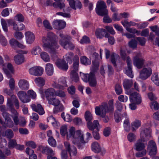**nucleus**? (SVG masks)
Here are the masks:
<instances>
[{
	"instance_id": "obj_1",
	"label": "nucleus",
	"mask_w": 159,
	"mask_h": 159,
	"mask_svg": "<svg viewBox=\"0 0 159 159\" xmlns=\"http://www.w3.org/2000/svg\"><path fill=\"white\" fill-rule=\"evenodd\" d=\"M42 40L44 50L48 52L53 58H57L58 53L56 49L58 48L59 46L56 41L54 34L52 33H49L48 34L47 38L43 37Z\"/></svg>"
},
{
	"instance_id": "obj_2",
	"label": "nucleus",
	"mask_w": 159,
	"mask_h": 159,
	"mask_svg": "<svg viewBox=\"0 0 159 159\" xmlns=\"http://www.w3.org/2000/svg\"><path fill=\"white\" fill-rule=\"evenodd\" d=\"M93 66L91 68V72L89 74L82 73L80 72V75L83 80L86 82H89L90 86L92 87L96 86L97 82L95 79L94 73L96 72L98 69L99 64L96 61H92Z\"/></svg>"
},
{
	"instance_id": "obj_3",
	"label": "nucleus",
	"mask_w": 159,
	"mask_h": 159,
	"mask_svg": "<svg viewBox=\"0 0 159 159\" xmlns=\"http://www.w3.org/2000/svg\"><path fill=\"white\" fill-rule=\"evenodd\" d=\"M114 107L111 101L108 103H103L99 106L95 108V112L97 115L100 116L101 117H105L107 113H112L114 110Z\"/></svg>"
},
{
	"instance_id": "obj_4",
	"label": "nucleus",
	"mask_w": 159,
	"mask_h": 159,
	"mask_svg": "<svg viewBox=\"0 0 159 159\" xmlns=\"http://www.w3.org/2000/svg\"><path fill=\"white\" fill-rule=\"evenodd\" d=\"M128 94L130 95V101L131 102L129 105V108L132 110H134L136 108V104H140L142 102V100L139 94L136 92H133L130 90L128 91Z\"/></svg>"
},
{
	"instance_id": "obj_5",
	"label": "nucleus",
	"mask_w": 159,
	"mask_h": 159,
	"mask_svg": "<svg viewBox=\"0 0 159 159\" xmlns=\"http://www.w3.org/2000/svg\"><path fill=\"white\" fill-rule=\"evenodd\" d=\"M59 36L61 39L59 40V43L64 48L72 50L74 49L75 45L71 42V37L69 35H64L60 33Z\"/></svg>"
},
{
	"instance_id": "obj_6",
	"label": "nucleus",
	"mask_w": 159,
	"mask_h": 159,
	"mask_svg": "<svg viewBox=\"0 0 159 159\" xmlns=\"http://www.w3.org/2000/svg\"><path fill=\"white\" fill-rule=\"evenodd\" d=\"M72 142L74 144L77 145L79 149H82L83 146L81 144H84L87 143V140H84L83 132L81 130H78L76 131L75 136Z\"/></svg>"
},
{
	"instance_id": "obj_7",
	"label": "nucleus",
	"mask_w": 159,
	"mask_h": 159,
	"mask_svg": "<svg viewBox=\"0 0 159 159\" xmlns=\"http://www.w3.org/2000/svg\"><path fill=\"white\" fill-rule=\"evenodd\" d=\"M65 81L63 80L61 82L59 80V83H57L54 82L52 84L53 87L57 89H58L57 90L55 91L54 95L59 97L61 98H65L66 96V92L64 91V87L65 85Z\"/></svg>"
},
{
	"instance_id": "obj_8",
	"label": "nucleus",
	"mask_w": 159,
	"mask_h": 159,
	"mask_svg": "<svg viewBox=\"0 0 159 159\" xmlns=\"http://www.w3.org/2000/svg\"><path fill=\"white\" fill-rule=\"evenodd\" d=\"M135 149L139 152L136 154V156L140 157H143L146 155L147 152L145 149V146L142 141L139 140L137 141L134 144Z\"/></svg>"
},
{
	"instance_id": "obj_9",
	"label": "nucleus",
	"mask_w": 159,
	"mask_h": 159,
	"mask_svg": "<svg viewBox=\"0 0 159 159\" xmlns=\"http://www.w3.org/2000/svg\"><path fill=\"white\" fill-rule=\"evenodd\" d=\"M105 2L103 1H98L97 3L96 13L99 15L103 16L108 14V11Z\"/></svg>"
},
{
	"instance_id": "obj_10",
	"label": "nucleus",
	"mask_w": 159,
	"mask_h": 159,
	"mask_svg": "<svg viewBox=\"0 0 159 159\" xmlns=\"http://www.w3.org/2000/svg\"><path fill=\"white\" fill-rule=\"evenodd\" d=\"M147 150L149 154L151 156H153L157 153V147L155 142L152 140H150L147 145Z\"/></svg>"
},
{
	"instance_id": "obj_11",
	"label": "nucleus",
	"mask_w": 159,
	"mask_h": 159,
	"mask_svg": "<svg viewBox=\"0 0 159 159\" xmlns=\"http://www.w3.org/2000/svg\"><path fill=\"white\" fill-rule=\"evenodd\" d=\"M30 73L34 75L40 76L43 72V69L41 67L36 66L31 68L29 69Z\"/></svg>"
},
{
	"instance_id": "obj_12",
	"label": "nucleus",
	"mask_w": 159,
	"mask_h": 159,
	"mask_svg": "<svg viewBox=\"0 0 159 159\" xmlns=\"http://www.w3.org/2000/svg\"><path fill=\"white\" fill-rule=\"evenodd\" d=\"M66 149L69 152L70 156L76 155L77 153V150L75 147L74 146H70V143L67 142L64 143Z\"/></svg>"
},
{
	"instance_id": "obj_13",
	"label": "nucleus",
	"mask_w": 159,
	"mask_h": 159,
	"mask_svg": "<svg viewBox=\"0 0 159 159\" xmlns=\"http://www.w3.org/2000/svg\"><path fill=\"white\" fill-rule=\"evenodd\" d=\"M152 73L151 68H143L140 72L139 77L143 80H145L149 77Z\"/></svg>"
},
{
	"instance_id": "obj_14",
	"label": "nucleus",
	"mask_w": 159,
	"mask_h": 159,
	"mask_svg": "<svg viewBox=\"0 0 159 159\" xmlns=\"http://www.w3.org/2000/svg\"><path fill=\"white\" fill-rule=\"evenodd\" d=\"M151 130L150 129H145L141 133V136L143 142H145L150 139Z\"/></svg>"
},
{
	"instance_id": "obj_15",
	"label": "nucleus",
	"mask_w": 159,
	"mask_h": 159,
	"mask_svg": "<svg viewBox=\"0 0 159 159\" xmlns=\"http://www.w3.org/2000/svg\"><path fill=\"white\" fill-rule=\"evenodd\" d=\"M52 25L54 28L60 30L64 28L66 25V23L63 20H55L53 21Z\"/></svg>"
},
{
	"instance_id": "obj_16",
	"label": "nucleus",
	"mask_w": 159,
	"mask_h": 159,
	"mask_svg": "<svg viewBox=\"0 0 159 159\" xmlns=\"http://www.w3.org/2000/svg\"><path fill=\"white\" fill-rule=\"evenodd\" d=\"M14 112L12 113L13 114L11 116L13 118L15 125H19L21 126H24L26 124V121L25 120L22 121V122L20 121L18 119V114L16 110H14Z\"/></svg>"
},
{
	"instance_id": "obj_17",
	"label": "nucleus",
	"mask_w": 159,
	"mask_h": 159,
	"mask_svg": "<svg viewBox=\"0 0 159 159\" xmlns=\"http://www.w3.org/2000/svg\"><path fill=\"white\" fill-rule=\"evenodd\" d=\"M17 96L20 100L23 102L27 103L30 101V99L27 97V93L25 91H19L17 93Z\"/></svg>"
},
{
	"instance_id": "obj_18",
	"label": "nucleus",
	"mask_w": 159,
	"mask_h": 159,
	"mask_svg": "<svg viewBox=\"0 0 159 159\" xmlns=\"http://www.w3.org/2000/svg\"><path fill=\"white\" fill-rule=\"evenodd\" d=\"M31 107L34 111L37 112L40 115H43L45 113L43 108L41 105L39 104H32L31 105Z\"/></svg>"
},
{
	"instance_id": "obj_19",
	"label": "nucleus",
	"mask_w": 159,
	"mask_h": 159,
	"mask_svg": "<svg viewBox=\"0 0 159 159\" xmlns=\"http://www.w3.org/2000/svg\"><path fill=\"white\" fill-rule=\"evenodd\" d=\"M26 41L27 43L31 44L32 43L35 39L34 34L30 31H27L25 33Z\"/></svg>"
},
{
	"instance_id": "obj_20",
	"label": "nucleus",
	"mask_w": 159,
	"mask_h": 159,
	"mask_svg": "<svg viewBox=\"0 0 159 159\" xmlns=\"http://www.w3.org/2000/svg\"><path fill=\"white\" fill-rule=\"evenodd\" d=\"M38 149L40 150L43 153H45L48 155H54V153L52 149L48 147L39 146Z\"/></svg>"
},
{
	"instance_id": "obj_21",
	"label": "nucleus",
	"mask_w": 159,
	"mask_h": 159,
	"mask_svg": "<svg viewBox=\"0 0 159 159\" xmlns=\"http://www.w3.org/2000/svg\"><path fill=\"white\" fill-rule=\"evenodd\" d=\"M3 69L7 77L8 78H10L9 82V86L10 88L12 90H14L15 87V81L14 79L12 78H11V75L7 69H4L3 68Z\"/></svg>"
},
{
	"instance_id": "obj_22",
	"label": "nucleus",
	"mask_w": 159,
	"mask_h": 159,
	"mask_svg": "<svg viewBox=\"0 0 159 159\" xmlns=\"http://www.w3.org/2000/svg\"><path fill=\"white\" fill-rule=\"evenodd\" d=\"M84 116L85 120L87 121V126L88 128L89 129H93L91 125V121L93 119V116L91 113L89 111H86L85 113Z\"/></svg>"
},
{
	"instance_id": "obj_23",
	"label": "nucleus",
	"mask_w": 159,
	"mask_h": 159,
	"mask_svg": "<svg viewBox=\"0 0 159 159\" xmlns=\"http://www.w3.org/2000/svg\"><path fill=\"white\" fill-rule=\"evenodd\" d=\"M144 61L143 59L139 58L137 56L134 57L133 60L134 65L139 69H140L143 67L144 65Z\"/></svg>"
},
{
	"instance_id": "obj_24",
	"label": "nucleus",
	"mask_w": 159,
	"mask_h": 159,
	"mask_svg": "<svg viewBox=\"0 0 159 159\" xmlns=\"http://www.w3.org/2000/svg\"><path fill=\"white\" fill-rule=\"evenodd\" d=\"M18 84L20 88L22 90H27L29 88V84L28 82L24 79L20 80Z\"/></svg>"
},
{
	"instance_id": "obj_25",
	"label": "nucleus",
	"mask_w": 159,
	"mask_h": 159,
	"mask_svg": "<svg viewBox=\"0 0 159 159\" xmlns=\"http://www.w3.org/2000/svg\"><path fill=\"white\" fill-rule=\"evenodd\" d=\"M56 64L57 67L63 70H66L68 68V65L64 61L57 60L56 62Z\"/></svg>"
},
{
	"instance_id": "obj_26",
	"label": "nucleus",
	"mask_w": 159,
	"mask_h": 159,
	"mask_svg": "<svg viewBox=\"0 0 159 159\" xmlns=\"http://www.w3.org/2000/svg\"><path fill=\"white\" fill-rule=\"evenodd\" d=\"M79 59L78 56L75 55L74 59V63L71 68V71L78 72Z\"/></svg>"
},
{
	"instance_id": "obj_27",
	"label": "nucleus",
	"mask_w": 159,
	"mask_h": 159,
	"mask_svg": "<svg viewBox=\"0 0 159 159\" xmlns=\"http://www.w3.org/2000/svg\"><path fill=\"white\" fill-rule=\"evenodd\" d=\"M55 90L52 88H50L46 89L44 92L45 96L48 100L51 98L54 95Z\"/></svg>"
},
{
	"instance_id": "obj_28",
	"label": "nucleus",
	"mask_w": 159,
	"mask_h": 159,
	"mask_svg": "<svg viewBox=\"0 0 159 159\" xmlns=\"http://www.w3.org/2000/svg\"><path fill=\"white\" fill-rule=\"evenodd\" d=\"M107 33L106 30L103 29H97L96 31L95 34L97 38L102 39L103 37H105V35Z\"/></svg>"
},
{
	"instance_id": "obj_29",
	"label": "nucleus",
	"mask_w": 159,
	"mask_h": 159,
	"mask_svg": "<svg viewBox=\"0 0 159 159\" xmlns=\"http://www.w3.org/2000/svg\"><path fill=\"white\" fill-rule=\"evenodd\" d=\"M75 56H74V54L73 52H68L66 54L65 57H64V59L66 60L68 63L71 64L72 62L73 59L74 58Z\"/></svg>"
},
{
	"instance_id": "obj_30",
	"label": "nucleus",
	"mask_w": 159,
	"mask_h": 159,
	"mask_svg": "<svg viewBox=\"0 0 159 159\" xmlns=\"http://www.w3.org/2000/svg\"><path fill=\"white\" fill-rule=\"evenodd\" d=\"M46 72L48 75H52L53 73V65L50 63H47L45 67Z\"/></svg>"
},
{
	"instance_id": "obj_31",
	"label": "nucleus",
	"mask_w": 159,
	"mask_h": 159,
	"mask_svg": "<svg viewBox=\"0 0 159 159\" xmlns=\"http://www.w3.org/2000/svg\"><path fill=\"white\" fill-rule=\"evenodd\" d=\"M120 59L119 56L118 54L113 53L111 54V61L114 66H116L117 65L116 62L118 60H119Z\"/></svg>"
},
{
	"instance_id": "obj_32",
	"label": "nucleus",
	"mask_w": 159,
	"mask_h": 159,
	"mask_svg": "<svg viewBox=\"0 0 159 159\" xmlns=\"http://www.w3.org/2000/svg\"><path fill=\"white\" fill-rule=\"evenodd\" d=\"M92 149L94 152L98 153L101 150V148L100 146L98 143L96 142H93L91 145Z\"/></svg>"
},
{
	"instance_id": "obj_33",
	"label": "nucleus",
	"mask_w": 159,
	"mask_h": 159,
	"mask_svg": "<svg viewBox=\"0 0 159 159\" xmlns=\"http://www.w3.org/2000/svg\"><path fill=\"white\" fill-rule=\"evenodd\" d=\"M76 132L75 127H71L69 130V132L67 134V138L69 139L70 138H72L73 140L74 139L76 134Z\"/></svg>"
},
{
	"instance_id": "obj_34",
	"label": "nucleus",
	"mask_w": 159,
	"mask_h": 159,
	"mask_svg": "<svg viewBox=\"0 0 159 159\" xmlns=\"http://www.w3.org/2000/svg\"><path fill=\"white\" fill-rule=\"evenodd\" d=\"M14 60L16 64L19 65L24 61L25 58L23 55H18L14 57Z\"/></svg>"
},
{
	"instance_id": "obj_35",
	"label": "nucleus",
	"mask_w": 159,
	"mask_h": 159,
	"mask_svg": "<svg viewBox=\"0 0 159 159\" xmlns=\"http://www.w3.org/2000/svg\"><path fill=\"white\" fill-rule=\"evenodd\" d=\"M40 56L43 60L46 62L50 61V58L49 56L46 52H41L40 53Z\"/></svg>"
},
{
	"instance_id": "obj_36",
	"label": "nucleus",
	"mask_w": 159,
	"mask_h": 159,
	"mask_svg": "<svg viewBox=\"0 0 159 159\" xmlns=\"http://www.w3.org/2000/svg\"><path fill=\"white\" fill-rule=\"evenodd\" d=\"M78 72L71 71L70 74V78L72 81L75 82H77L79 80V78L78 73Z\"/></svg>"
},
{
	"instance_id": "obj_37",
	"label": "nucleus",
	"mask_w": 159,
	"mask_h": 159,
	"mask_svg": "<svg viewBox=\"0 0 159 159\" xmlns=\"http://www.w3.org/2000/svg\"><path fill=\"white\" fill-rule=\"evenodd\" d=\"M151 79L154 84L159 86V73H155L152 76Z\"/></svg>"
},
{
	"instance_id": "obj_38",
	"label": "nucleus",
	"mask_w": 159,
	"mask_h": 159,
	"mask_svg": "<svg viewBox=\"0 0 159 159\" xmlns=\"http://www.w3.org/2000/svg\"><path fill=\"white\" fill-rule=\"evenodd\" d=\"M36 84L39 86L41 87L45 84V80L44 79L41 77L36 78L34 79Z\"/></svg>"
},
{
	"instance_id": "obj_39",
	"label": "nucleus",
	"mask_w": 159,
	"mask_h": 159,
	"mask_svg": "<svg viewBox=\"0 0 159 159\" xmlns=\"http://www.w3.org/2000/svg\"><path fill=\"white\" fill-rule=\"evenodd\" d=\"M48 101L49 104L53 105L55 106H58L60 102L58 99L53 98L49 99Z\"/></svg>"
},
{
	"instance_id": "obj_40",
	"label": "nucleus",
	"mask_w": 159,
	"mask_h": 159,
	"mask_svg": "<svg viewBox=\"0 0 159 159\" xmlns=\"http://www.w3.org/2000/svg\"><path fill=\"white\" fill-rule=\"evenodd\" d=\"M7 22L9 25L13 26V28L14 30L16 31L19 30V27L18 26L16 22L11 19L7 20Z\"/></svg>"
},
{
	"instance_id": "obj_41",
	"label": "nucleus",
	"mask_w": 159,
	"mask_h": 159,
	"mask_svg": "<svg viewBox=\"0 0 159 159\" xmlns=\"http://www.w3.org/2000/svg\"><path fill=\"white\" fill-rule=\"evenodd\" d=\"M61 116L65 121L67 122H70L72 120V118L71 115L68 114H67L66 116H65L64 112L61 113Z\"/></svg>"
},
{
	"instance_id": "obj_42",
	"label": "nucleus",
	"mask_w": 159,
	"mask_h": 159,
	"mask_svg": "<svg viewBox=\"0 0 159 159\" xmlns=\"http://www.w3.org/2000/svg\"><path fill=\"white\" fill-rule=\"evenodd\" d=\"M80 60L81 63L83 64L88 65L91 64V61L85 56L81 57Z\"/></svg>"
},
{
	"instance_id": "obj_43",
	"label": "nucleus",
	"mask_w": 159,
	"mask_h": 159,
	"mask_svg": "<svg viewBox=\"0 0 159 159\" xmlns=\"http://www.w3.org/2000/svg\"><path fill=\"white\" fill-rule=\"evenodd\" d=\"M141 125L140 121L139 120H136L132 123V130L133 131H135Z\"/></svg>"
},
{
	"instance_id": "obj_44",
	"label": "nucleus",
	"mask_w": 159,
	"mask_h": 159,
	"mask_svg": "<svg viewBox=\"0 0 159 159\" xmlns=\"http://www.w3.org/2000/svg\"><path fill=\"white\" fill-rule=\"evenodd\" d=\"M47 121L50 123L52 124L54 126H57V122L55 119L52 116H50L47 118Z\"/></svg>"
},
{
	"instance_id": "obj_45",
	"label": "nucleus",
	"mask_w": 159,
	"mask_h": 159,
	"mask_svg": "<svg viewBox=\"0 0 159 159\" xmlns=\"http://www.w3.org/2000/svg\"><path fill=\"white\" fill-rule=\"evenodd\" d=\"M132 82L128 80H125L123 83V85L125 88L126 89H129L132 85Z\"/></svg>"
},
{
	"instance_id": "obj_46",
	"label": "nucleus",
	"mask_w": 159,
	"mask_h": 159,
	"mask_svg": "<svg viewBox=\"0 0 159 159\" xmlns=\"http://www.w3.org/2000/svg\"><path fill=\"white\" fill-rule=\"evenodd\" d=\"M105 38H108V43L111 45H113L115 42V40L114 37L110 35L108 33H106L105 35Z\"/></svg>"
},
{
	"instance_id": "obj_47",
	"label": "nucleus",
	"mask_w": 159,
	"mask_h": 159,
	"mask_svg": "<svg viewBox=\"0 0 159 159\" xmlns=\"http://www.w3.org/2000/svg\"><path fill=\"white\" fill-rule=\"evenodd\" d=\"M60 132L61 135L64 136L66 135L67 133V130L66 125H63L62 126L60 129Z\"/></svg>"
},
{
	"instance_id": "obj_48",
	"label": "nucleus",
	"mask_w": 159,
	"mask_h": 159,
	"mask_svg": "<svg viewBox=\"0 0 159 159\" xmlns=\"http://www.w3.org/2000/svg\"><path fill=\"white\" fill-rule=\"evenodd\" d=\"M91 125L93 129L90 130H93L94 129H95L96 130L98 131V126H99V124L98 121L97 120H94L93 121V123L91 122Z\"/></svg>"
},
{
	"instance_id": "obj_49",
	"label": "nucleus",
	"mask_w": 159,
	"mask_h": 159,
	"mask_svg": "<svg viewBox=\"0 0 159 159\" xmlns=\"http://www.w3.org/2000/svg\"><path fill=\"white\" fill-rule=\"evenodd\" d=\"M132 70V66H127L126 69V74L129 77L133 78L134 75H133Z\"/></svg>"
},
{
	"instance_id": "obj_50",
	"label": "nucleus",
	"mask_w": 159,
	"mask_h": 159,
	"mask_svg": "<svg viewBox=\"0 0 159 159\" xmlns=\"http://www.w3.org/2000/svg\"><path fill=\"white\" fill-rule=\"evenodd\" d=\"M1 24L3 30L6 32L8 31L7 25L6 21L5 20L3 19H1Z\"/></svg>"
},
{
	"instance_id": "obj_51",
	"label": "nucleus",
	"mask_w": 159,
	"mask_h": 159,
	"mask_svg": "<svg viewBox=\"0 0 159 159\" xmlns=\"http://www.w3.org/2000/svg\"><path fill=\"white\" fill-rule=\"evenodd\" d=\"M137 42L135 39H132L128 43V45L130 48L134 49L137 47Z\"/></svg>"
},
{
	"instance_id": "obj_52",
	"label": "nucleus",
	"mask_w": 159,
	"mask_h": 159,
	"mask_svg": "<svg viewBox=\"0 0 159 159\" xmlns=\"http://www.w3.org/2000/svg\"><path fill=\"white\" fill-rule=\"evenodd\" d=\"M53 6L55 8H58L60 9H61L65 7V4L63 2H54L53 4Z\"/></svg>"
},
{
	"instance_id": "obj_53",
	"label": "nucleus",
	"mask_w": 159,
	"mask_h": 159,
	"mask_svg": "<svg viewBox=\"0 0 159 159\" xmlns=\"http://www.w3.org/2000/svg\"><path fill=\"white\" fill-rule=\"evenodd\" d=\"M150 106L152 109H154L155 110L159 109V104L155 100L151 102L150 103Z\"/></svg>"
},
{
	"instance_id": "obj_54",
	"label": "nucleus",
	"mask_w": 159,
	"mask_h": 159,
	"mask_svg": "<svg viewBox=\"0 0 159 159\" xmlns=\"http://www.w3.org/2000/svg\"><path fill=\"white\" fill-rule=\"evenodd\" d=\"M124 126L125 130L129 132L130 130V123L128 119H126L124 122Z\"/></svg>"
},
{
	"instance_id": "obj_55",
	"label": "nucleus",
	"mask_w": 159,
	"mask_h": 159,
	"mask_svg": "<svg viewBox=\"0 0 159 159\" xmlns=\"http://www.w3.org/2000/svg\"><path fill=\"white\" fill-rule=\"evenodd\" d=\"M41 49L39 46H37L33 48L32 53L33 55H36L39 54L41 52Z\"/></svg>"
},
{
	"instance_id": "obj_56",
	"label": "nucleus",
	"mask_w": 159,
	"mask_h": 159,
	"mask_svg": "<svg viewBox=\"0 0 159 159\" xmlns=\"http://www.w3.org/2000/svg\"><path fill=\"white\" fill-rule=\"evenodd\" d=\"M120 115V111H115L114 113V118L116 122H119L121 120Z\"/></svg>"
},
{
	"instance_id": "obj_57",
	"label": "nucleus",
	"mask_w": 159,
	"mask_h": 159,
	"mask_svg": "<svg viewBox=\"0 0 159 159\" xmlns=\"http://www.w3.org/2000/svg\"><path fill=\"white\" fill-rule=\"evenodd\" d=\"M48 142L49 144L53 147H55L56 146V141L53 137L49 138L48 139Z\"/></svg>"
},
{
	"instance_id": "obj_58",
	"label": "nucleus",
	"mask_w": 159,
	"mask_h": 159,
	"mask_svg": "<svg viewBox=\"0 0 159 159\" xmlns=\"http://www.w3.org/2000/svg\"><path fill=\"white\" fill-rule=\"evenodd\" d=\"M127 139L130 142H133L135 140L136 136L134 134L130 133L127 135Z\"/></svg>"
},
{
	"instance_id": "obj_59",
	"label": "nucleus",
	"mask_w": 159,
	"mask_h": 159,
	"mask_svg": "<svg viewBox=\"0 0 159 159\" xmlns=\"http://www.w3.org/2000/svg\"><path fill=\"white\" fill-rule=\"evenodd\" d=\"M13 135L12 131L10 129H8L6 131L5 135L9 139L12 138L13 137Z\"/></svg>"
},
{
	"instance_id": "obj_60",
	"label": "nucleus",
	"mask_w": 159,
	"mask_h": 159,
	"mask_svg": "<svg viewBox=\"0 0 159 159\" xmlns=\"http://www.w3.org/2000/svg\"><path fill=\"white\" fill-rule=\"evenodd\" d=\"M12 99L14 100V102L16 109H18L19 107V101L16 97L14 95H12L11 96Z\"/></svg>"
},
{
	"instance_id": "obj_61",
	"label": "nucleus",
	"mask_w": 159,
	"mask_h": 159,
	"mask_svg": "<svg viewBox=\"0 0 159 159\" xmlns=\"http://www.w3.org/2000/svg\"><path fill=\"white\" fill-rule=\"evenodd\" d=\"M112 19L114 21L120 20L121 19L120 14L119 15L117 13H114L112 16Z\"/></svg>"
},
{
	"instance_id": "obj_62",
	"label": "nucleus",
	"mask_w": 159,
	"mask_h": 159,
	"mask_svg": "<svg viewBox=\"0 0 159 159\" xmlns=\"http://www.w3.org/2000/svg\"><path fill=\"white\" fill-rule=\"evenodd\" d=\"M5 124L6 126L9 128H12L14 126V123L11 119L5 121Z\"/></svg>"
},
{
	"instance_id": "obj_63",
	"label": "nucleus",
	"mask_w": 159,
	"mask_h": 159,
	"mask_svg": "<svg viewBox=\"0 0 159 159\" xmlns=\"http://www.w3.org/2000/svg\"><path fill=\"white\" fill-rule=\"evenodd\" d=\"M14 36L18 40L21 39L24 37L22 32L19 31L15 32L14 34Z\"/></svg>"
},
{
	"instance_id": "obj_64",
	"label": "nucleus",
	"mask_w": 159,
	"mask_h": 159,
	"mask_svg": "<svg viewBox=\"0 0 159 159\" xmlns=\"http://www.w3.org/2000/svg\"><path fill=\"white\" fill-rule=\"evenodd\" d=\"M0 42L2 45L6 46L7 43V40L2 35H0Z\"/></svg>"
}]
</instances>
